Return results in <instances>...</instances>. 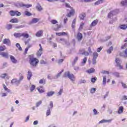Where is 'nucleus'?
<instances>
[{"instance_id":"1","label":"nucleus","mask_w":127,"mask_h":127,"mask_svg":"<svg viewBox=\"0 0 127 127\" xmlns=\"http://www.w3.org/2000/svg\"><path fill=\"white\" fill-rule=\"evenodd\" d=\"M29 62L31 65L33 67H35L38 63H39V61L36 58H34L33 57H31V56H30Z\"/></svg>"},{"instance_id":"2","label":"nucleus","mask_w":127,"mask_h":127,"mask_svg":"<svg viewBox=\"0 0 127 127\" xmlns=\"http://www.w3.org/2000/svg\"><path fill=\"white\" fill-rule=\"evenodd\" d=\"M63 77L64 78H68L70 79V81H75L76 78L75 76L72 73H70V71H66L64 73Z\"/></svg>"},{"instance_id":"3","label":"nucleus","mask_w":127,"mask_h":127,"mask_svg":"<svg viewBox=\"0 0 127 127\" xmlns=\"http://www.w3.org/2000/svg\"><path fill=\"white\" fill-rule=\"evenodd\" d=\"M53 109V102L50 101L49 106L48 107V109L46 112V116L48 117L51 115V111Z\"/></svg>"},{"instance_id":"4","label":"nucleus","mask_w":127,"mask_h":127,"mask_svg":"<svg viewBox=\"0 0 127 127\" xmlns=\"http://www.w3.org/2000/svg\"><path fill=\"white\" fill-rule=\"evenodd\" d=\"M78 54L80 55H84V56H89V52L86 51V50L84 48L79 49Z\"/></svg>"},{"instance_id":"5","label":"nucleus","mask_w":127,"mask_h":127,"mask_svg":"<svg viewBox=\"0 0 127 127\" xmlns=\"http://www.w3.org/2000/svg\"><path fill=\"white\" fill-rule=\"evenodd\" d=\"M115 63L117 64V66L119 67V69H123V65H121V61L118 58L115 59Z\"/></svg>"},{"instance_id":"6","label":"nucleus","mask_w":127,"mask_h":127,"mask_svg":"<svg viewBox=\"0 0 127 127\" xmlns=\"http://www.w3.org/2000/svg\"><path fill=\"white\" fill-rule=\"evenodd\" d=\"M11 84H15L16 86H19L20 82L17 78H13L11 81Z\"/></svg>"},{"instance_id":"7","label":"nucleus","mask_w":127,"mask_h":127,"mask_svg":"<svg viewBox=\"0 0 127 127\" xmlns=\"http://www.w3.org/2000/svg\"><path fill=\"white\" fill-rule=\"evenodd\" d=\"M116 14H117L116 10H112L108 13V18H111V17H113V16H114V15H116Z\"/></svg>"},{"instance_id":"8","label":"nucleus","mask_w":127,"mask_h":127,"mask_svg":"<svg viewBox=\"0 0 127 127\" xmlns=\"http://www.w3.org/2000/svg\"><path fill=\"white\" fill-rule=\"evenodd\" d=\"M3 44H5L8 46H10V45H11L9 39H4V40H3Z\"/></svg>"},{"instance_id":"9","label":"nucleus","mask_w":127,"mask_h":127,"mask_svg":"<svg viewBox=\"0 0 127 127\" xmlns=\"http://www.w3.org/2000/svg\"><path fill=\"white\" fill-rule=\"evenodd\" d=\"M74 13H75V10L73 8H71L69 12L66 15V16L67 17H71L72 15H74Z\"/></svg>"},{"instance_id":"10","label":"nucleus","mask_w":127,"mask_h":127,"mask_svg":"<svg viewBox=\"0 0 127 127\" xmlns=\"http://www.w3.org/2000/svg\"><path fill=\"white\" fill-rule=\"evenodd\" d=\"M10 59L12 63H13V64H16L17 63V60H16V59H15V58H14V57H13V56H10Z\"/></svg>"},{"instance_id":"11","label":"nucleus","mask_w":127,"mask_h":127,"mask_svg":"<svg viewBox=\"0 0 127 127\" xmlns=\"http://www.w3.org/2000/svg\"><path fill=\"white\" fill-rule=\"evenodd\" d=\"M99 21L98 19L94 20L91 24L90 27H94V26H96L97 24H98V22Z\"/></svg>"},{"instance_id":"12","label":"nucleus","mask_w":127,"mask_h":127,"mask_svg":"<svg viewBox=\"0 0 127 127\" xmlns=\"http://www.w3.org/2000/svg\"><path fill=\"white\" fill-rule=\"evenodd\" d=\"M42 35H43V30H42L38 31L36 34L37 37H41Z\"/></svg>"},{"instance_id":"13","label":"nucleus","mask_w":127,"mask_h":127,"mask_svg":"<svg viewBox=\"0 0 127 127\" xmlns=\"http://www.w3.org/2000/svg\"><path fill=\"white\" fill-rule=\"evenodd\" d=\"M0 55L1 56H2V57H4V58H6V59H8V53H5V52H1L0 53Z\"/></svg>"},{"instance_id":"14","label":"nucleus","mask_w":127,"mask_h":127,"mask_svg":"<svg viewBox=\"0 0 127 127\" xmlns=\"http://www.w3.org/2000/svg\"><path fill=\"white\" fill-rule=\"evenodd\" d=\"M31 77H32V72L29 70L28 71V74H27V80L28 81L30 80V79H31Z\"/></svg>"},{"instance_id":"15","label":"nucleus","mask_w":127,"mask_h":127,"mask_svg":"<svg viewBox=\"0 0 127 127\" xmlns=\"http://www.w3.org/2000/svg\"><path fill=\"white\" fill-rule=\"evenodd\" d=\"M76 37L78 41H80V40H82V38H83V34L81 33H78L77 34Z\"/></svg>"},{"instance_id":"16","label":"nucleus","mask_w":127,"mask_h":127,"mask_svg":"<svg viewBox=\"0 0 127 127\" xmlns=\"http://www.w3.org/2000/svg\"><path fill=\"white\" fill-rule=\"evenodd\" d=\"M36 8L38 11H42V10H43V8H42L41 5H40V4H39V3H38L37 4Z\"/></svg>"},{"instance_id":"17","label":"nucleus","mask_w":127,"mask_h":127,"mask_svg":"<svg viewBox=\"0 0 127 127\" xmlns=\"http://www.w3.org/2000/svg\"><path fill=\"white\" fill-rule=\"evenodd\" d=\"M64 72V70H62L61 72H60L59 73L57 74V75H55V76L53 77V79H58L60 76H61V74Z\"/></svg>"},{"instance_id":"18","label":"nucleus","mask_w":127,"mask_h":127,"mask_svg":"<svg viewBox=\"0 0 127 127\" xmlns=\"http://www.w3.org/2000/svg\"><path fill=\"white\" fill-rule=\"evenodd\" d=\"M13 27L14 28H16V29H19L20 28H23V27H25V25H21L20 26L14 25Z\"/></svg>"},{"instance_id":"19","label":"nucleus","mask_w":127,"mask_h":127,"mask_svg":"<svg viewBox=\"0 0 127 127\" xmlns=\"http://www.w3.org/2000/svg\"><path fill=\"white\" fill-rule=\"evenodd\" d=\"M14 6L17 7H23V3L22 2H17L14 3Z\"/></svg>"},{"instance_id":"20","label":"nucleus","mask_w":127,"mask_h":127,"mask_svg":"<svg viewBox=\"0 0 127 127\" xmlns=\"http://www.w3.org/2000/svg\"><path fill=\"white\" fill-rule=\"evenodd\" d=\"M21 37H23L24 38H28L29 37V35L26 33H21Z\"/></svg>"},{"instance_id":"21","label":"nucleus","mask_w":127,"mask_h":127,"mask_svg":"<svg viewBox=\"0 0 127 127\" xmlns=\"http://www.w3.org/2000/svg\"><path fill=\"white\" fill-rule=\"evenodd\" d=\"M95 69L94 68H91L89 69L86 70L87 73L88 74H92V73H95Z\"/></svg>"},{"instance_id":"22","label":"nucleus","mask_w":127,"mask_h":127,"mask_svg":"<svg viewBox=\"0 0 127 127\" xmlns=\"http://www.w3.org/2000/svg\"><path fill=\"white\" fill-rule=\"evenodd\" d=\"M75 24H76V19H74L71 24V28L72 29H73V30H75V28L76 27V26H75Z\"/></svg>"},{"instance_id":"23","label":"nucleus","mask_w":127,"mask_h":127,"mask_svg":"<svg viewBox=\"0 0 127 127\" xmlns=\"http://www.w3.org/2000/svg\"><path fill=\"white\" fill-rule=\"evenodd\" d=\"M39 83L42 85H45L46 84V79L44 78L41 79L40 80Z\"/></svg>"},{"instance_id":"24","label":"nucleus","mask_w":127,"mask_h":127,"mask_svg":"<svg viewBox=\"0 0 127 127\" xmlns=\"http://www.w3.org/2000/svg\"><path fill=\"white\" fill-rule=\"evenodd\" d=\"M39 21V19L37 18H34L32 19L31 21L30 22V23H36Z\"/></svg>"},{"instance_id":"25","label":"nucleus","mask_w":127,"mask_h":127,"mask_svg":"<svg viewBox=\"0 0 127 127\" xmlns=\"http://www.w3.org/2000/svg\"><path fill=\"white\" fill-rule=\"evenodd\" d=\"M118 113L120 115L121 114H123V113H124V107H123V106L120 107L119 108Z\"/></svg>"},{"instance_id":"26","label":"nucleus","mask_w":127,"mask_h":127,"mask_svg":"<svg viewBox=\"0 0 127 127\" xmlns=\"http://www.w3.org/2000/svg\"><path fill=\"white\" fill-rule=\"evenodd\" d=\"M111 122H112V121L111 120H102L101 121H100L98 124H104V123H111Z\"/></svg>"},{"instance_id":"27","label":"nucleus","mask_w":127,"mask_h":127,"mask_svg":"<svg viewBox=\"0 0 127 127\" xmlns=\"http://www.w3.org/2000/svg\"><path fill=\"white\" fill-rule=\"evenodd\" d=\"M86 17V14L82 13L79 14V18L81 20H84V18Z\"/></svg>"},{"instance_id":"28","label":"nucleus","mask_w":127,"mask_h":127,"mask_svg":"<svg viewBox=\"0 0 127 127\" xmlns=\"http://www.w3.org/2000/svg\"><path fill=\"white\" fill-rule=\"evenodd\" d=\"M119 28L120 29H123V30H125V29H127V25L126 24L121 25L119 26Z\"/></svg>"},{"instance_id":"29","label":"nucleus","mask_w":127,"mask_h":127,"mask_svg":"<svg viewBox=\"0 0 127 127\" xmlns=\"http://www.w3.org/2000/svg\"><path fill=\"white\" fill-rule=\"evenodd\" d=\"M55 92L54 91H50L47 93V97H52Z\"/></svg>"},{"instance_id":"30","label":"nucleus","mask_w":127,"mask_h":127,"mask_svg":"<svg viewBox=\"0 0 127 127\" xmlns=\"http://www.w3.org/2000/svg\"><path fill=\"white\" fill-rule=\"evenodd\" d=\"M42 51L43 50H39L37 52V57H40L41 55H42Z\"/></svg>"},{"instance_id":"31","label":"nucleus","mask_w":127,"mask_h":127,"mask_svg":"<svg viewBox=\"0 0 127 127\" xmlns=\"http://www.w3.org/2000/svg\"><path fill=\"white\" fill-rule=\"evenodd\" d=\"M13 35L16 38L21 37V33H15Z\"/></svg>"},{"instance_id":"32","label":"nucleus","mask_w":127,"mask_h":127,"mask_svg":"<svg viewBox=\"0 0 127 127\" xmlns=\"http://www.w3.org/2000/svg\"><path fill=\"white\" fill-rule=\"evenodd\" d=\"M114 50V48L113 46H111L110 48H109V49L107 50V52L108 54H111L112 53V51Z\"/></svg>"},{"instance_id":"33","label":"nucleus","mask_w":127,"mask_h":127,"mask_svg":"<svg viewBox=\"0 0 127 127\" xmlns=\"http://www.w3.org/2000/svg\"><path fill=\"white\" fill-rule=\"evenodd\" d=\"M103 2H104V0H98L95 2L94 4H95V5H98V4H101V3H103Z\"/></svg>"},{"instance_id":"34","label":"nucleus","mask_w":127,"mask_h":127,"mask_svg":"<svg viewBox=\"0 0 127 127\" xmlns=\"http://www.w3.org/2000/svg\"><path fill=\"white\" fill-rule=\"evenodd\" d=\"M122 5L123 6H127V0H123L121 2Z\"/></svg>"},{"instance_id":"35","label":"nucleus","mask_w":127,"mask_h":127,"mask_svg":"<svg viewBox=\"0 0 127 127\" xmlns=\"http://www.w3.org/2000/svg\"><path fill=\"white\" fill-rule=\"evenodd\" d=\"M10 22H12V23H17L18 20L17 18L12 19L10 20Z\"/></svg>"},{"instance_id":"36","label":"nucleus","mask_w":127,"mask_h":127,"mask_svg":"<svg viewBox=\"0 0 127 127\" xmlns=\"http://www.w3.org/2000/svg\"><path fill=\"white\" fill-rule=\"evenodd\" d=\"M87 58L86 57H85L82 61V65L84 66V65H85L86 64V63H87Z\"/></svg>"},{"instance_id":"37","label":"nucleus","mask_w":127,"mask_h":127,"mask_svg":"<svg viewBox=\"0 0 127 127\" xmlns=\"http://www.w3.org/2000/svg\"><path fill=\"white\" fill-rule=\"evenodd\" d=\"M24 14L26 15V16H31V15H32L31 13L26 10L24 11Z\"/></svg>"},{"instance_id":"38","label":"nucleus","mask_w":127,"mask_h":127,"mask_svg":"<svg viewBox=\"0 0 127 127\" xmlns=\"http://www.w3.org/2000/svg\"><path fill=\"white\" fill-rule=\"evenodd\" d=\"M3 87L4 90L6 91V92H7V93H10V90L7 88V87H6V86H5L4 84H3Z\"/></svg>"},{"instance_id":"39","label":"nucleus","mask_w":127,"mask_h":127,"mask_svg":"<svg viewBox=\"0 0 127 127\" xmlns=\"http://www.w3.org/2000/svg\"><path fill=\"white\" fill-rule=\"evenodd\" d=\"M107 83V76L105 75L103 76V85L105 86Z\"/></svg>"},{"instance_id":"40","label":"nucleus","mask_w":127,"mask_h":127,"mask_svg":"<svg viewBox=\"0 0 127 127\" xmlns=\"http://www.w3.org/2000/svg\"><path fill=\"white\" fill-rule=\"evenodd\" d=\"M78 61V57H75L73 62H72V66H74L77 63V62Z\"/></svg>"},{"instance_id":"41","label":"nucleus","mask_w":127,"mask_h":127,"mask_svg":"<svg viewBox=\"0 0 127 127\" xmlns=\"http://www.w3.org/2000/svg\"><path fill=\"white\" fill-rule=\"evenodd\" d=\"M66 39L64 38H61L59 41V42H60V43H63L64 44H65V42H66Z\"/></svg>"},{"instance_id":"42","label":"nucleus","mask_w":127,"mask_h":127,"mask_svg":"<svg viewBox=\"0 0 127 127\" xmlns=\"http://www.w3.org/2000/svg\"><path fill=\"white\" fill-rule=\"evenodd\" d=\"M98 56H99V54H98V53L95 52L93 53V59H97V58H98Z\"/></svg>"},{"instance_id":"43","label":"nucleus","mask_w":127,"mask_h":127,"mask_svg":"<svg viewBox=\"0 0 127 127\" xmlns=\"http://www.w3.org/2000/svg\"><path fill=\"white\" fill-rule=\"evenodd\" d=\"M9 14L11 16H14V15H15V11H13V10L10 11Z\"/></svg>"},{"instance_id":"44","label":"nucleus","mask_w":127,"mask_h":127,"mask_svg":"<svg viewBox=\"0 0 127 127\" xmlns=\"http://www.w3.org/2000/svg\"><path fill=\"white\" fill-rule=\"evenodd\" d=\"M6 49L5 46H0V51H4Z\"/></svg>"},{"instance_id":"45","label":"nucleus","mask_w":127,"mask_h":127,"mask_svg":"<svg viewBox=\"0 0 127 127\" xmlns=\"http://www.w3.org/2000/svg\"><path fill=\"white\" fill-rule=\"evenodd\" d=\"M23 78H24L23 75L20 73V76L18 79L20 83V82H21V81H22V80H23Z\"/></svg>"},{"instance_id":"46","label":"nucleus","mask_w":127,"mask_h":127,"mask_svg":"<svg viewBox=\"0 0 127 127\" xmlns=\"http://www.w3.org/2000/svg\"><path fill=\"white\" fill-rule=\"evenodd\" d=\"M37 89L38 92H39L40 94H41V93H44V89H41V88H39V87H38Z\"/></svg>"},{"instance_id":"47","label":"nucleus","mask_w":127,"mask_h":127,"mask_svg":"<svg viewBox=\"0 0 127 127\" xmlns=\"http://www.w3.org/2000/svg\"><path fill=\"white\" fill-rule=\"evenodd\" d=\"M6 76H7V73H3L1 74L0 78L2 79H5V77H6Z\"/></svg>"},{"instance_id":"48","label":"nucleus","mask_w":127,"mask_h":127,"mask_svg":"<svg viewBox=\"0 0 127 127\" xmlns=\"http://www.w3.org/2000/svg\"><path fill=\"white\" fill-rule=\"evenodd\" d=\"M6 28L8 30H9V29H11V28H12V25L11 24L7 25Z\"/></svg>"},{"instance_id":"49","label":"nucleus","mask_w":127,"mask_h":127,"mask_svg":"<svg viewBox=\"0 0 127 127\" xmlns=\"http://www.w3.org/2000/svg\"><path fill=\"white\" fill-rule=\"evenodd\" d=\"M51 22L52 24H56V23H58V21L55 19L51 20Z\"/></svg>"},{"instance_id":"50","label":"nucleus","mask_w":127,"mask_h":127,"mask_svg":"<svg viewBox=\"0 0 127 127\" xmlns=\"http://www.w3.org/2000/svg\"><path fill=\"white\" fill-rule=\"evenodd\" d=\"M16 47H17V48H18L20 51H21V50H22V48H21V47H20V44H19V43H17L16 44Z\"/></svg>"},{"instance_id":"51","label":"nucleus","mask_w":127,"mask_h":127,"mask_svg":"<svg viewBox=\"0 0 127 127\" xmlns=\"http://www.w3.org/2000/svg\"><path fill=\"white\" fill-rule=\"evenodd\" d=\"M41 104H42V101L40 100V101L37 102L36 104V107L38 108V107H39Z\"/></svg>"},{"instance_id":"52","label":"nucleus","mask_w":127,"mask_h":127,"mask_svg":"<svg viewBox=\"0 0 127 127\" xmlns=\"http://www.w3.org/2000/svg\"><path fill=\"white\" fill-rule=\"evenodd\" d=\"M30 47H32V45H29L28 46V47L26 48L25 49V53L26 54L27 53V51H28V49L29 48H30Z\"/></svg>"},{"instance_id":"53","label":"nucleus","mask_w":127,"mask_h":127,"mask_svg":"<svg viewBox=\"0 0 127 127\" xmlns=\"http://www.w3.org/2000/svg\"><path fill=\"white\" fill-rule=\"evenodd\" d=\"M35 89V85H32L31 87L30 88V90L31 92H33V91H34Z\"/></svg>"},{"instance_id":"54","label":"nucleus","mask_w":127,"mask_h":127,"mask_svg":"<svg viewBox=\"0 0 127 127\" xmlns=\"http://www.w3.org/2000/svg\"><path fill=\"white\" fill-rule=\"evenodd\" d=\"M113 75H114V76H115V77H120V73L119 72H114L113 73Z\"/></svg>"},{"instance_id":"55","label":"nucleus","mask_w":127,"mask_h":127,"mask_svg":"<svg viewBox=\"0 0 127 127\" xmlns=\"http://www.w3.org/2000/svg\"><path fill=\"white\" fill-rule=\"evenodd\" d=\"M84 23H81L80 25L79 28L78 29V30H81L83 29V27L84 26Z\"/></svg>"},{"instance_id":"56","label":"nucleus","mask_w":127,"mask_h":127,"mask_svg":"<svg viewBox=\"0 0 127 127\" xmlns=\"http://www.w3.org/2000/svg\"><path fill=\"white\" fill-rule=\"evenodd\" d=\"M23 6H25V7H26L27 8H29V7H31V6H32V5H31V4H23Z\"/></svg>"},{"instance_id":"57","label":"nucleus","mask_w":127,"mask_h":127,"mask_svg":"<svg viewBox=\"0 0 127 127\" xmlns=\"http://www.w3.org/2000/svg\"><path fill=\"white\" fill-rule=\"evenodd\" d=\"M15 15L19 16L20 15H21V13H20V12H18V11H15Z\"/></svg>"},{"instance_id":"58","label":"nucleus","mask_w":127,"mask_h":127,"mask_svg":"<svg viewBox=\"0 0 127 127\" xmlns=\"http://www.w3.org/2000/svg\"><path fill=\"white\" fill-rule=\"evenodd\" d=\"M97 81V77H94L91 78V82L92 83H95Z\"/></svg>"},{"instance_id":"59","label":"nucleus","mask_w":127,"mask_h":127,"mask_svg":"<svg viewBox=\"0 0 127 127\" xmlns=\"http://www.w3.org/2000/svg\"><path fill=\"white\" fill-rule=\"evenodd\" d=\"M101 73L102 74H107V75H109V74H110V72H109V71H107V70H103Z\"/></svg>"},{"instance_id":"60","label":"nucleus","mask_w":127,"mask_h":127,"mask_svg":"<svg viewBox=\"0 0 127 127\" xmlns=\"http://www.w3.org/2000/svg\"><path fill=\"white\" fill-rule=\"evenodd\" d=\"M93 113H94V115H95V116H96L97 115H99V112H98V111H97V110L96 109H93Z\"/></svg>"},{"instance_id":"61","label":"nucleus","mask_w":127,"mask_h":127,"mask_svg":"<svg viewBox=\"0 0 127 127\" xmlns=\"http://www.w3.org/2000/svg\"><path fill=\"white\" fill-rule=\"evenodd\" d=\"M90 92L91 94H94L95 92H96V88H91Z\"/></svg>"},{"instance_id":"62","label":"nucleus","mask_w":127,"mask_h":127,"mask_svg":"<svg viewBox=\"0 0 127 127\" xmlns=\"http://www.w3.org/2000/svg\"><path fill=\"white\" fill-rule=\"evenodd\" d=\"M40 64H47V62L44 61V60H41L40 62Z\"/></svg>"},{"instance_id":"63","label":"nucleus","mask_w":127,"mask_h":127,"mask_svg":"<svg viewBox=\"0 0 127 127\" xmlns=\"http://www.w3.org/2000/svg\"><path fill=\"white\" fill-rule=\"evenodd\" d=\"M127 47V43H126L123 46L121 47L122 49H125Z\"/></svg>"},{"instance_id":"64","label":"nucleus","mask_w":127,"mask_h":127,"mask_svg":"<svg viewBox=\"0 0 127 127\" xmlns=\"http://www.w3.org/2000/svg\"><path fill=\"white\" fill-rule=\"evenodd\" d=\"M122 100H124V101H126L127 100V95H124L122 97Z\"/></svg>"}]
</instances>
